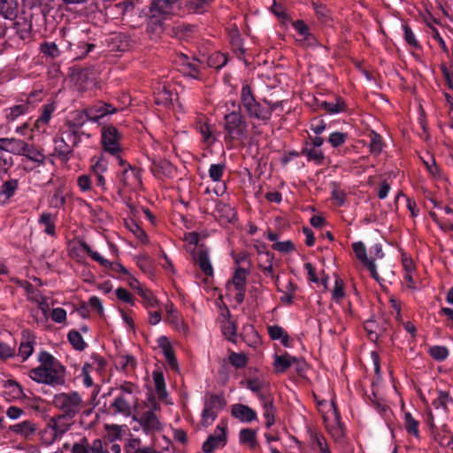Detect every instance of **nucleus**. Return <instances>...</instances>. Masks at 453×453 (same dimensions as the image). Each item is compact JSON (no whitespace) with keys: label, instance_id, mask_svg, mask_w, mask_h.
<instances>
[{"label":"nucleus","instance_id":"nucleus-1","mask_svg":"<svg viewBox=\"0 0 453 453\" xmlns=\"http://www.w3.org/2000/svg\"><path fill=\"white\" fill-rule=\"evenodd\" d=\"M39 365L27 374L36 383L50 387L62 386L65 382V367L52 354L41 350L37 356Z\"/></svg>","mask_w":453,"mask_h":453},{"label":"nucleus","instance_id":"nucleus-2","mask_svg":"<svg viewBox=\"0 0 453 453\" xmlns=\"http://www.w3.org/2000/svg\"><path fill=\"white\" fill-rule=\"evenodd\" d=\"M232 111L224 116L225 138L229 141H244L248 137V121L241 111V105L235 101L226 103L227 110Z\"/></svg>","mask_w":453,"mask_h":453},{"label":"nucleus","instance_id":"nucleus-3","mask_svg":"<svg viewBox=\"0 0 453 453\" xmlns=\"http://www.w3.org/2000/svg\"><path fill=\"white\" fill-rule=\"evenodd\" d=\"M432 405L434 406L436 413L434 414L429 411L425 418L426 426L429 427L432 434L439 433L437 423L444 421L447 418L450 408L453 407V401L449 395L445 391L435 390L431 393Z\"/></svg>","mask_w":453,"mask_h":453},{"label":"nucleus","instance_id":"nucleus-4","mask_svg":"<svg viewBox=\"0 0 453 453\" xmlns=\"http://www.w3.org/2000/svg\"><path fill=\"white\" fill-rule=\"evenodd\" d=\"M240 97L241 104L250 119H257L263 125L269 122L272 118V109L265 108V105H262L256 100L248 84L242 86Z\"/></svg>","mask_w":453,"mask_h":453},{"label":"nucleus","instance_id":"nucleus-5","mask_svg":"<svg viewBox=\"0 0 453 453\" xmlns=\"http://www.w3.org/2000/svg\"><path fill=\"white\" fill-rule=\"evenodd\" d=\"M138 388L132 382H124L119 388V394L111 403L110 408L115 413L129 416L137 404Z\"/></svg>","mask_w":453,"mask_h":453},{"label":"nucleus","instance_id":"nucleus-6","mask_svg":"<svg viewBox=\"0 0 453 453\" xmlns=\"http://www.w3.org/2000/svg\"><path fill=\"white\" fill-rule=\"evenodd\" d=\"M82 398L75 391L63 392L55 395L53 398L54 406L58 409L66 418H73L82 407Z\"/></svg>","mask_w":453,"mask_h":453},{"label":"nucleus","instance_id":"nucleus-7","mask_svg":"<svg viewBox=\"0 0 453 453\" xmlns=\"http://www.w3.org/2000/svg\"><path fill=\"white\" fill-rule=\"evenodd\" d=\"M226 400L219 395H210L204 400L200 423L203 427L210 426L226 406Z\"/></svg>","mask_w":453,"mask_h":453},{"label":"nucleus","instance_id":"nucleus-8","mask_svg":"<svg viewBox=\"0 0 453 453\" xmlns=\"http://www.w3.org/2000/svg\"><path fill=\"white\" fill-rule=\"evenodd\" d=\"M227 432L228 421L226 418H221L214 432L203 443V451L204 453H212L217 449H223L227 443Z\"/></svg>","mask_w":453,"mask_h":453},{"label":"nucleus","instance_id":"nucleus-9","mask_svg":"<svg viewBox=\"0 0 453 453\" xmlns=\"http://www.w3.org/2000/svg\"><path fill=\"white\" fill-rule=\"evenodd\" d=\"M118 161L121 167L119 173V180L123 188L131 190L139 188L142 185L141 170L129 165L121 157H118Z\"/></svg>","mask_w":453,"mask_h":453},{"label":"nucleus","instance_id":"nucleus-10","mask_svg":"<svg viewBox=\"0 0 453 453\" xmlns=\"http://www.w3.org/2000/svg\"><path fill=\"white\" fill-rule=\"evenodd\" d=\"M121 134L112 126L104 127L101 132V143L103 150L118 158L121 152Z\"/></svg>","mask_w":453,"mask_h":453},{"label":"nucleus","instance_id":"nucleus-11","mask_svg":"<svg viewBox=\"0 0 453 453\" xmlns=\"http://www.w3.org/2000/svg\"><path fill=\"white\" fill-rule=\"evenodd\" d=\"M248 271L238 267L230 281L226 284L227 294L234 297L237 303H242L246 293V278Z\"/></svg>","mask_w":453,"mask_h":453},{"label":"nucleus","instance_id":"nucleus-12","mask_svg":"<svg viewBox=\"0 0 453 453\" xmlns=\"http://www.w3.org/2000/svg\"><path fill=\"white\" fill-rule=\"evenodd\" d=\"M154 100L156 104L168 106L177 99V92L167 80H161L154 88Z\"/></svg>","mask_w":453,"mask_h":453},{"label":"nucleus","instance_id":"nucleus-13","mask_svg":"<svg viewBox=\"0 0 453 453\" xmlns=\"http://www.w3.org/2000/svg\"><path fill=\"white\" fill-rule=\"evenodd\" d=\"M81 247L94 261L97 262L101 266L109 269L113 273H119L124 277L128 274L129 271L120 263L111 262L103 257L97 251L93 250L86 242H81Z\"/></svg>","mask_w":453,"mask_h":453},{"label":"nucleus","instance_id":"nucleus-14","mask_svg":"<svg viewBox=\"0 0 453 453\" xmlns=\"http://www.w3.org/2000/svg\"><path fill=\"white\" fill-rule=\"evenodd\" d=\"M352 250L357 259L365 266L370 273L371 276L378 282H380V277L377 271L376 264L367 257V250L363 242H355L352 243Z\"/></svg>","mask_w":453,"mask_h":453},{"label":"nucleus","instance_id":"nucleus-15","mask_svg":"<svg viewBox=\"0 0 453 453\" xmlns=\"http://www.w3.org/2000/svg\"><path fill=\"white\" fill-rule=\"evenodd\" d=\"M177 8V0H153L150 4V13L157 18L167 19Z\"/></svg>","mask_w":453,"mask_h":453},{"label":"nucleus","instance_id":"nucleus-16","mask_svg":"<svg viewBox=\"0 0 453 453\" xmlns=\"http://www.w3.org/2000/svg\"><path fill=\"white\" fill-rule=\"evenodd\" d=\"M35 344L36 337L33 333L30 331L22 332V337L18 349V357L20 358L21 362L27 361L34 353Z\"/></svg>","mask_w":453,"mask_h":453},{"label":"nucleus","instance_id":"nucleus-17","mask_svg":"<svg viewBox=\"0 0 453 453\" xmlns=\"http://www.w3.org/2000/svg\"><path fill=\"white\" fill-rule=\"evenodd\" d=\"M89 121L99 122L104 117L115 113L117 109L111 104L98 102L86 109Z\"/></svg>","mask_w":453,"mask_h":453},{"label":"nucleus","instance_id":"nucleus-18","mask_svg":"<svg viewBox=\"0 0 453 453\" xmlns=\"http://www.w3.org/2000/svg\"><path fill=\"white\" fill-rule=\"evenodd\" d=\"M231 415L242 423H251L257 419V412L250 406L234 403L231 406Z\"/></svg>","mask_w":453,"mask_h":453},{"label":"nucleus","instance_id":"nucleus-19","mask_svg":"<svg viewBox=\"0 0 453 453\" xmlns=\"http://www.w3.org/2000/svg\"><path fill=\"white\" fill-rule=\"evenodd\" d=\"M73 453H109L103 446L100 439L94 440L91 444L86 438L80 442L74 443L72 449Z\"/></svg>","mask_w":453,"mask_h":453},{"label":"nucleus","instance_id":"nucleus-20","mask_svg":"<svg viewBox=\"0 0 453 453\" xmlns=\"http://www.w3.org/2000/svg\"><path fill=\"white\" fill-rule=\"evenodd\" d=\"M21 156L26 157L28 160L35 164L34 166H24L26 171H32L35 167L44 165L45 162V155L42 150L35 148L32 144H28L27 142L25 145L24 152Z\"/></svg>","mask_w":453,"mask_h":453},{"label":"nucleus","instance_id":"nucleus-21","mask_svg":"<svg viewBox=\"0 0 453 453\" xmlns=\"http://www.w3.org/2000/svg\"><path fill=\"white\" fill-rule=\"evenodd\" d=\"M180 72L188 77L196 80H201L202 74L199 70V63L196 60L190 61L189 58L186 55H181L180 57Z\"/></svg>","mask_w":453,"mask_h":453},{"label":"nucleus","instance_id":"nucleus-22","mask_svg":"<svg viewBox=\"0 0 453 453\" xmlns=\"http://www.w3.org/2000/svg\"><path fill=\"white\" fill-rule=\"evenodd\" d=\"M195 264L197 265L203 273L206 276L213 275V267L207 250L199 248L194 256Z\"/></svg>","mask_w":453,"mask_h":453},{"label":"nucleus","instance_id":"nucleus-23","mask_svg":"<svg viewBox=\"0 0 453 453\" xmlns=\"http://www.w3.org/2000/svg\"><path fill=\"white\" fill-rule=\"evenodd\" d=\"M138 422L146 434L154 433L161 428L157 417L150 411L143 412L139 418Z\"/></svg>","mask_w":453,"mask_h":453},{"label":"nucleus","instance_id":"nucleus-24","mask_svg":"<svg viewBox=\"0 0 453 453\" xmlns=\"http://www.w3.org/2000/svg\"><path fill=\"white\" fill-rule=\"evenodd\" d=\"M226 165L225 164H212L209 168V177L214 182H219L218 188L215 189V193L218 196H221L226 192V184L222 181V177L225 173Z\"/></svg>","mask_w":453,"mask_h":453},{"label":"nucleus","instance_id":"nucleus-25","mask_svg":"<svg viewBox=\"0 0 453 453\" xmlns=\"http://www.w3.org/2000/svg\"><path fill=\"white\" fill-rule=\"evenodd\" d=\"M158 347L161 349L164 357H165L168 365L174 371H178V361L174 356L172 345L165 336H160L157 340Z\"/></svg>","mask_w":453,"mask_h":453},{"label":"nucleus","instance_id":"nucleus-26","mask_svg":"<svg viewBox=\"0 0 453 453\" xmlns=\"http://www.w3.org/2000/svg\"><path fill=\"white\" fill-rule=\"evenodd\" d=\"M158 347L161 349L164 357H165L168 365L174 371H178V361L174 356L172 345L165 336H160L157 340Z\"/></svg>","mask_w":453,"mask_h":453},{"label":"nucleus","instance_id":"nucleus-27","mask_svg":"<svg viewBox=\"0 0 453 453\" xmlns=\"http://www.w3.org/2000/svg\"><path fill=\"white\" fill-rule=\"evenodd\" d=\"M259 401L262 404L263 416L265 419L266 427L272 426L275 422V409L273 398L269 395H259Z\"/></svg>","mask_w":453,"mask_h":453},{"label":"nucleus","instance_id":"nucleus-28","mask_svg":"<svg viewBox=\"0 0 453 453\" xmlns=\"http://www.w3.org/2000/svg\"><path fill=\"white\" fill-rule=\"evenodd\" d=\"M150 170L155 177L157 179H163L165 177H170L173 174V166L169 161L165 159H153Z\"/></svg>","mask_w":453,"mask_h":453},{"label":"nucleus","instance_id":"nucleus-29","mask_svg":"<svg viewBox=\"0 0 453 453\" xmlns=\"http://www.w3.org/2000/svg\"><path fill=\"white\" fill-rule=\"evenodd\" d=\"M26 142L15 138H0V150L6 152L19 155L24 152Z\"/></svg>","mask_w":453,"mask_h":453},{"label":"nucleus","instance_id":"nucleus-30","mask_svg":"<svg viewBox=\"0 0 453 453\" xmlns=\"http://www.w3.org/2000/svg\"><path fill=\"white\" fill-rule=\"evenodd\" d=\"M151 377L153 380L155 391L157 397L160 400H165L168 394L166 390V385L163 370L161 368L155 369L152 372Z\"/></svg>","mask_w":453,"mask_h":453},{"label":"nucleus","instance_id":"nucleus-31","mask_svg":"<svg viewBox=\"0 0 453 453\" xmlns=\"http://www.w3.org/2000/svg\"><path fill=\"white\" fill-rule=\"evenodd\" d=\"M267 332L272 340L280 341L281 344L284 347H291L292 341L290 340L288 334L283 327L277 325L268 326Z\"/></svg>","mask_w":453,"mask_h":453},{"label":"nucleus","instance_id":"nucleus-32","mask_svg":"<svg viewBox=\"0 0 453 453\" xmlns=\"http://www.w3.org/2000/svg\"><path fill=\"white\" fill-rule=\"evenodd\" d=\"M403 421L404 429L408 435H411L415 439L419 440V422L416 418H414V417L410 412H405L403 414Z\"/></svg>","mask_w":453,"mask_h":453},{"label":"nucleus","instance_id":"nucleus-33","mask_svg":"<svg viewBox=\"0 0 453 453\" xmlns=\"http://www.w3.org/2000/svg\"><path fill=\"white\" fill-rule=\"evenodd\" d=\"M49 425L60 439L70 428L71 424L66 421V417L58 415L49 420Z\"/></svg>","mask_w":453,"mask_h":453},{"label":"nucleus","instance_id":"nucleus-34","mask_svg":"<svg viewBox=\"0 0 453 453\" xmlns=\"http://www.w3.org/2000/svg\"><path fill=\"white\" fill-rule=\"evenodd\" d=\"M258 264L266 277L274 279L273 275V255L270 252H263L258 256Z\"/></svg>","mask_w":453,"mask_h":453},{"label":"nucleus","instance_id":"nucleus-35","mask_svg":"<svg viewBox=\"0 0 453 453\" xmlns=\"http://www.w3.org/2000/svg\"><path fill=\"white\" fill-rule=\"evenodd\" d=\"M4 394L12 400L21 399L24 395L21 386L13 380H8L4 385Z\"/></svg>","mask_w":453,"mask_h":453},{"label":"nucleus","instance_id":"nucleus-36","mask_svg":"<svg viewBox=\"0 0 453 453\" xmlns=\"http://www.w3.org/2000/svg\"><path fill=\"white\" fill-rule=\"evenodd\" d=\"M320 108L329 114H338L347 110L346 104L341 97H336L333 102H321Z\"/></svg>","mask_w":453,"mask_h":453},{"label":"nucleus","instance_id":"nucleus-37","mask_svg":"<svg viewBox=\"0 0 453 453\" xmlns=\"http://www.w3.org/2000/svg\"><path fill=\"white\" fill-rule=\"evenodd\" d=\"M10 430L20 436L28 437L35 432L36 426L33 421L25 420L11 426Z\"/></svg>","mask_w":453,"mask_h":453},{"label":"nucleus","instance_id":"nucleus-38","mask_svg":"<svg viewBox=\"0 0 453 453\" xmlns=\"http://www.w3.org/2000/svg\"><path fill=\"white\" fill-rule=\"evenodd\" d=\"M165 19L162 18H157L155 15L150 14L149 19H148V27L147 30L148 33L153 37L157 38L163 32H164V21Z\"/></svg>","mask_w":453,"mask_h":453},{"label":"nucleus","instance_id":"nucleus-39","mask_svg":"<svg viewBox=\"0 0 453 453\" xmlns=\"http://www.w3.org/2000/svg\"><path fill=\"white\" fill-rule=\"evenodd\" d=\"M296 357L286 353L281 356H275L273 366L277 372H283L289 368L295 362Z\"/></svg>","mask_w":453,"mask_h":453},{"label":"nucleus","instance_id":"nucleus-40","mask_svg":"<svg viewBox=\"0 0 453 453\" xmlns=\"http://www.w3.org/2000/svg\"><path fill=\"white\" fill-rule=\"evenodd\" d=\"M239 441L242 444L248 445L250 449L257 446V433L250 428H243L239 433Z\"/></svg>","mask_w":453,"mask_h":453},{"label":"nucleus","instance_id":"nucleus-41","mask_svg":"<svg viewBox=\"0 0 453 453\" xmlns=\"http://www.w3.org/2000/svg\"><path fill=\"white\" fill-rule=\"evenodd\" d=\"M329 418H332V422L336 425L334 431H331L333 436L341 437L342 435V429L339 426L340 416L334 402L330 403V410L327 416L325 417V420L327 421Z\"/></svg>","mask_w":453,"mask_h":453},{"label":"nucleus","instance_id":"nucleus-42","mask_svg":"<svg viewBox=\"0 0 453 453\" xmlns=\"http://www.w3.org/2000/svg\"><path fill=\"white\" fill-rule=\"evenodd\" d=\"M55 105L53 104H45L42 107V111L40 117L35 121V127L40 129L41 126H46L50 122L52 113L55 111Z\"/></svg>","mask_w":453,"mask_h":453},{"label":"nucleus","instance_id":"nucleus-43","mask_svg":"<svg viewBox=\"0 0 453 453\" xmlns=\"http://www.w3.org/2000/svg\"><path fill=\"white\" fill-rule=\"evenodd\" d=\"M54 147L58 156L65 157L66 160L69 158L72 149L64 137H56L54 139Z\"/></svg>","mask_w":453,"mask_h":453},{"label":"nucleus","instance_id":"nucleus-44","mask_svg":"<svg viewBox=\"0 0 453 453\" xmlns=\"http://www.w3.org/2000/svg\"><path fill=\"white\" fill-rule=\"evenodd\" d=\"M19 187V180L17 179H11L4 181L0 187V196H4L6 199L11 198L16 192Z\"/></svg>","mask_w":453,"mask_h":453},{"label":"nucleus","instance_id":"nucleus-45","mask_svg":"<svg viewBox=\"0 0 453 453\" xmlns=\"http://www.w3.org/2000/svg\"><path fill=\"white\" fill-rule=\"evenodd\" d=\"M227 62L226 57L219 52L215 51L211 54L207 58V64L211 68L220 69L222 68Z\"/></svg>","mask_w":453,"mask_h":453},{"label":"nucleus","instance_id":"nucleus-46","mask_svg":"<svg viewBox=\"0 0 453 453\" xmlns=\"http://www.w3.org/2000/svg\"><path fill=\"white\" fill-rule=\"evenodd\" d=\"M87 121H89L86 109L84 111H76L71 113L69 123L73 127H81Z\"/></svg>","mask_w":453,"mask_h":453},{"label":"nucleus","instance_id":"nucleus-47","mask_svg":"<svg viewBox=\"0 0 453 453\" xmlns=\"http://www.w3.org/2000/svg\"><path fill=\"white\" fill-rule=\"evenodd\" d=\"M68 341L71 343V345L76 350H83L87 347V343L83 340V337L81 334L76 331L72 330L68 333L67 335Z\"/></svg>","mask_w":453,"mask_h":453},{"label":"nucleus","instance_id":"nucleus-48","mask_svg":"<svg viewBox=\"0 0 453 453\" xmlns=\"http://www.w3.org/2000/svg\"><path fill=\"white\" fill-rule=\"evenodd\" d=\"M126 225L129 231H131L142 243L149 242L147 234L135 221L130 220L129 222H127Z\"/></svg>","mask_w":453,"mask_h":453},{"label":"nucleus","instance_id":"nucleus-49","mask_svg":"<svg viewBox=\"0 0 453 453\" xmlns=\"http://www.w3.org/2000/svg\"><path fill=\"white\" fill-rule=\"evenodd\" d=\"M65 204V195L60 188L55 189L49 198V205L51 208L58 209Z\"/></svg>","mask_w":453,"mask_h":453},{"label":"nucleus","instance_id":"nucleus-50","mask_svg":"<svg viewBox=\"0 0 453 453\" xmlns=\"http://www.w3.org/2000/svg\"><path fill=\"white\" fill-rule=\"evenodd\" d=\"M108 169V161L104 156L92 159L91 172L94 175L104 173Z\"/></svg>","mask_w":453,"mask_h":453},{"label":"nucleus","instance_id":"nucleus-51","mask_svg":"<svg viewBox=\"0 0 453 453\" xmlns=\"http://www.w3.org/2000/svg\"><path fill=\"white\" fill-rule=\"evenodd\" d=\"M138 295L142 298L143 304L147 308H154L157 307L158 304V302L153 293L144 287L142 289H139Z\"/></svg>","mask_w":453,"mask_h":453},{"label":"nucleus","instance_id":"nucleus-52","mask_svg":"<svg viewBox=\"0 0 453 453\" xmlns=\"http://www.w3.org/2000/svg\"><path fill=\"white\" fill-rule=\"evenodd\" d=\"M303 154L306 156L308 161H312L318 165L323 164L325 156L321 150L317 148L307 149L303 151Z\"/></svg>","mask_w":453,"mask_h":453},{"label":"nucleus","instance_id":"nucleus-53","mask_svg":"<svg viewBox=\"0 0 453 453\" xmlns=\"http://www.w3.org/2000/svg\"><path fill=\"white\" fill-rule=\"evenodd\" d=\"M429 355L436 361H444L449 357V349L445 346L434 345L430 347Z\"/></svg>","mask_w":453,"mask_h":453},{"label":"nucleus","instance_id":"nucleus-54","mask_svg":"<svg viewBox=\"0 0 453 453\" xmlns=\"http://www.w3.org/2000/svg\"><path fill=\"white\" fill-rule=\"evenodd\" d=\"M39 223L45 226L44 232L50 235L55 234V222L50 213L44 212L40 216Z\"/></svg>","mask_w":453,"mask_h":453},{"label":"nucleus","instance_id":"nucleus-55","mask_svg":"<svg viewBox=\"0 0 453 453\" xmlns=\"http://www.w3.org/2000/svg\"><path fill=\"white\" fill-rule=\"evenodd\" d=\"M198 128L204 142L208 144H212L216 141L211 125H209L208 123H201Z\"/></svg>","mask_w":453,"mask_h":453},{"label":"nucleus","instance_id":"nucleus-56","mask_svg":"<svg viewBox=\"0 0 453 453\" xmlns=\"http://www.w3.org/2000/svg\"><path fill=\"white\" fill-rule=\"evenodd\" d=\"M106 430L111 440H118L128 431V428L127 426L111 425L106 426Z\"/></svg>","mask_w":453,"mask_h":453},{"label":"nucleus","instance_id":"nucleus-57","mask_svg":"<svg viewBox=\"0 0 453 453\" xmlns=\"http://www.w3.org/2000/svg\"><path fill=\"white\" fill-rule=\"evenodd\" d=\"M30 105L28 104H22L15 105L12 108H10V112L7 115V118L10 120H15L17 118H19L21 115H24L29 111Z\"/></svg>","mask_w":453,"mask_h":453},{"label":"nucleus","instance_id":"nucleus-58","mask_svg":"<svg viewBox=\"0 0 453 453\" xmlns=\"http://www.w3.org/2000/svg\"><path fill=\"white\" fill-rule=\"evenodd\" d=\"M228 359L231 365L236 368H243L248 363V357L244 353L232 352Z\"/></svg>","mask_w":453,"mask_h":453},{"label":"nucleus","instance_id":"nucleus-59","mask_svg":"<svg viewBox=\"0 0 453 453\" xmlns=\"http://www.w3.org/2000/svg\"><path fill=\"white\" fill-rule=\"evenodd\" d=\"M370 152L373 155H379L383 149L382 138L380 134L372 133L370 139Z\"/></svg>","mask_w":453,"mask_h":453},{"label":"nucleus","instance_id":"nucleus-60","mask_svg":"<svg viewBox=\"0 0 453 453\" xmlns=\"http://www.w3.org/2000/svg\"><path fill=\"white\" fill-rule=\"evenodd\" d=\"M348 138V134L342 132H333L328 137V142L332 147L337 148L343 145Z\"/></svg>","mask_w":453,"mask_h":453},{"label":"nucleus","instance_id":"nucleus-61","mask_svg":"<svg viewBox=\"0 0 453 453\" xmlns=\"http://www.w3.org/2000/svg\"><path fill=\"white\" fill-rule=\"evenodd\" d=\"M344 296V283L342 279L336 277L334 286L332 291L333 299L339 303Z\"/></svg>","mask_w":453,"mask_h":453},{"label":"nucleus","instance_id":"nucleus-62","mask_svg":"<svg viewBox=\"0 0 453 453\" xmlns=\"http://www.w3.org/2000/svg\"><path fill=\"white\" fill-rule=\"evenodd\" d=\"M441 428L443 432V434L440 436L441 443H446L453 450V434H451L449 425L443 423Z\"/></svg>","mask_w":453,"mask_h":453},{"label":"nucleus","instance_id":"nucleus-63","mask_svg":"<svg viewBox=\"0 0 453 453\" xmlns=\"http://www.w3.org/2000/svg\"><path fill=\"white\" fill-rule=\"evenodd\" d=\"M117 363L124 371L133 370L136 365L134 357L129 355L120 356L118 358Z\"/></svg>","mask_w":453,"mask_h":453},{"label":"nucleus","instance_id":"nucleus-64","mask_svg":"<svg viewBox=\"0 0 453 453\" xmlns=\"http://www.w3.org/2000/svg\"><path fill=\"white\" fill-rule=\"evenodd\" d=\"M331 197L334 203L338 206H342L346 202V193L336 184H334V188L331 192Z\"/></svg>","mask_w":453,"mask_h":453}]
</instances>
